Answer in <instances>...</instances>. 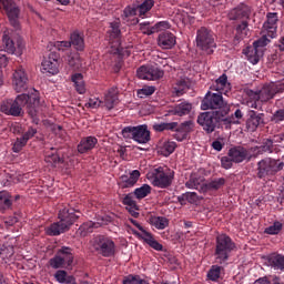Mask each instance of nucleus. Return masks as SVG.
<instances>
[{"label":"nucleus","mask_w":284,"mask_h":284,"mask_svg":"<svg viewBox=\"0 0 284 284\" xmlns=\"http://www.w3.org/2000/svg\"><path fill=\"white\" fill-rule=\"evenodd\" d=\"M194 128V122L186 121L181 124L180 129H175V139L176 141H185L187 139V133L192 132V129Z\"/></svg>","instance_id":"nucleus-30"},{"label":"nucleus","mask_w":284,"mask_h":284,"mask_svg":"<svg viewBox=\"0 0 284 284\" xmlns=\"http://www.w3.org/2000/svg\"><path fill=\"white\" fill-rule=\"evenodd\" d=\"M155 187H168L172 185V179H174V172L166 166H159L148 176Z\"/></svg>","instance_id":"nucleus-8"},{"label":"nucleus","mask_w":284,"mask_h":284,"mask_svg":"<svg viewBox=\"0 0 284 284\" xmlns=\"http://www.w3.org/2000/svg\"><path fill=\"white\" fill-rule=\"evenodd\" d=\"M103 105V101L99 100V98H91L85 103V108H91L92 110H97V108H101Z\"/></svg>","instance_id":"nucleus-55"},{"label":"nucleus","mask_w":284,"mask_h":284,"mask_svg":"<svg viewBox=\"0 0 284 284\" xmlns=\"http://www.w3.org/2000/svg\"><path fill=\"white\" fill-rule=\"evenodd\" d=\"M37 134V129L30 126L22 135L21 138L28 143L30 139H32Z\"/></svg>","instance_id":"nucleus-59"},{"label":"nucleus","mask_w":284,"mask_h":284,"mask_svg":"<svg viewBox=\"0 0 284 284\" xmlns=\"http://www.w3.org/2000/svg\"><path fill=\"white\" fill-rule=\"evenodd\" d=\"M187 90H190V82L185 78L178 80L173 84V94L175 97H183V94L186 93Z\"/></svg>","instance_id":"nucleus-33"},{"label":"nucleus","mask_w":284,"mask_h":284,"mask_svg":"<svg viewBox=\"0 0 284 284\" xmlns=\"http://www.w3.org/2000/svg\"><path fill=\"white\" fill-rule=\"evenodd\" d=\"M133 234L139 239H142V241H144L146 245L151 246L152 250H155L156 252H163V244L159 243V241L154 239V235H152V233L148 231L139 233V231L133 230Z\"/></svg>","instance_id":"nucleus-20"},{"label":"nucleus","mask_w":284,"mask_h":284,"mask_svg":"<svg viewBox=\"0 0 284 284\" xmlns=\"http://www.w3.org/2000/svg\"><path fill=\"white\" fill-rule=\"evenodd\" d=\"M207 278L214 282L219 281L221 278V266L213 265L207 273Z\"/></svg>","instance_id":"nucleus-50"},{"label":"nucleus","mask_w":284,"mask_h":284,"mask_svg":"<svg viewBox=\"0 0 284 284\" xmlns=\"http://www.w3.org/2000/svg\"><path fill=\"white\" fill-rule=\"evenodd\" d=\"M80 216L81 213H79V211H75L74 209L64 207L60 210L59 222H55L47 227L45 234H48L49 236H59L60 234H63V232H68V230H70V227L74 225V222Z\"/></svg>","instance_id":"nucleus-3"},{"label":"nucleus","mask_w":284,"mask_h":284,"mask_svg":"<svg viewBox=\"0 0 284 284\" xmlns=\"http://www.w3.org/2000/svg\"><path fill=\"white\" fill-rule=\"evenodd\" d=\"M250 34V29H247V22L243 21L237 28H236V39H245Z\"/></svg>","instance_id":"nucleus-48"},{"label":"nucleus","mask_w":284,"mask_h":284,"mask_svg":"<svg viewBox=\"0 0 284 284\" xmlns=\"http://www.w3.org/2000/svg\"><path fill=\"white\" fill-rule=\"evenodd\" d=\"M74 261V256L72 255V248L68 246H62L54 257L49 261L50 267L53 270H61V267H65V265H72Z\"/></svg>","instance_id":"nucleus-11"},{"label":"nucleus","mask_w":284,"mask_h":284,"mask_svg":"<svg viewBox=\"0 0 284 284\" xmlns=\"http://www.w3.org/2000/svg\"><path fill=\"white\" fill-rule=\"evenodd\" d=\"M274 148L273 140H266L262 146L258 148V152H272Z\"/></svg>","instance_id":"nucleus-57"},{"label":"nucleus","mask_w":284,"mask_h":284,"mask_svg":"<svg viewBox=\"0 0 284 284\" xmlns=\"http://www.w3.org/2000/svg\"><path fill=\"white\" fill-rule=\"evenodd\" d=\"M26 145H28V142L24 141V139L22 136L17 138L16 142L13 143L12 150L16 153H19L23 150V148H26Z\"/></svg>","instance_id":"nucleus-54"},{"label":"nucleus","mask_w":284,"mask_h":284,"mask_svg":"<svg viewBox=\"0 0 284 284\" xmlns=\"http://www.w3.org/2000/svg\"><path fill=\"white\" fill-rule=\"evenodd\" d=\"M223 119V115L217 112H203L197 116V123L205 132L212 134L216 130V123Z\"/></svg>","instance_id":"nucleus-13"},{"label":"nucleus","mask_w":284,"mask_h":284,"mask_svg":"<svg viewBox=\"0 0 284 284\" xmlns=\"http://www.w3.org/2000/svg\"><path fill=\"white\" fill-rule=\"evenodd\" d=\"M98 143H99V140H97L95 136L83 138L78 144V152H80V154H85V152H90V150H94Z\"/></svg>","instance_id":"nucleus-27"},{"label":"nucleus","mask_w":284,"mask_h":284,"mask_svg":"<svg viewBox=\"0 0 284 284\" xmlns=\"http://www.w3.org/2000/svg\"><path fill=\"white\" fill-rule=\"evenodd\" d=\"M10 34H12V31L9 29H6L3 31L2 36V49L4 52H8V54H17L18 57H21L23 54V49L26 48V44L23 41L18 40L17 44H14V41L12 38H10Z\"/></svg>","instance_id":"nucleus-12"},{"label":"nucleus","mask_w":284,"mask_h":284,"mask_svg":"<svg viewBox=\"0 0 284 284\" xmlns=\"http://www.w3.org/2000/svg\"><path fill=\"white\" fill-rule=\"evenodd\" d=\"M124 139H133L136 143L145 144L150 141V130L148 125L126 126L122 130Z\"/></svg>","instance_id":"nucleus-10"},{"label":"nucleus","mask_w":284,"mask_h":284,"mask_svg":"<svg viewBox=\"0 0 284 284\" xmlns=\"http://www.w3.org/2000/svg\"><path fill=\"white\" fill-rule=\"evenodd\" d=\"M283 168V161L272 158H265L257 163V176L258 179H265V176H274V174L281 172Z\"/></svg>","instance_id":"nucleus-6"},{"label":"nucleus","mask_w":284,"mask_h":284,"mask_svg":"<svg viewBox=\"0 0 284 284\" xmlns=\"http://www.w3.org/2000/svg\"><path fill=\"white\" fill-rule=\"evenodd\" d=\"M30 79L28 78V72L23 67H19L12 73L11 83L16 92H26L28 90V83Z\"/></svg>","instance_id":"nucleus-14"},{"label":"nucleus","mask_w":284,"mask_h":284,"mask_svg":"<svg viewBox=\"0 0 284 284\" xmlns=\"http://www.w3.org/2000/svg\"><path fill=\"white\" fill-rule=\"evenodd\" d=\"M41 71L43 74H59V57L51 53L48 59L42 62Z\"/></svg>","instance_id":"nucleus-18"},{"label":"nucleus","mask_w":284,"mask_h":284,"mask_svg":"<svg viewBox=\"0 0 284 284\" xmlns=\"http://www.w3.org/2000/svg\"><path fill=\"white\" fill-rule=\"evenodd\" d=\"M192 112V103L187 101H182L175 104L171 110L170 114H174V116H187Z\"/></svg>","instance_id":"nucleus-26"},{"label":"nucleus","mask_w":284,"mask_h":284,"mask_svg":"<svg viewBox=\"0 0 284 284\" xmlns=\"http://www.w3.org/2000/svg\"><path fill=\"white\" fill-rule=\"evenodd\" d=\"M263 123V114H258L255 111H250V118L246 121V128L254 132L258 125Z\"/></svg>","instance_id":"nucleus-32"},{"label":"nucleus","mask_w":284,"mask_h":284,"mask_svg":"<svg viewBox=\"0 0 284 284\" xmlns=\"http://www.w3.org/2000/svg\"><path fill=\"white\" fill-rule=\"evenodd\" d=\"M202 185L203 183H201V180L196 179L194 175H192L185 183V186L189 187V190H199V192H201Z\"/></svg>","instance_id":"nucleus-49"},{"label":"nucleus","mask_w":284,"mask_h":284,"mask_svg":"<svg viewBox=\"0 0 284 284\" xmlns=\"http://www.w3.org/2000/svg\"><path fill=\"white\" fill-rule=\"evenodd\" d=\"M244 54L250 63L256 65V63H258V61H261V59L263 58V50L256 49L254 45L247 47L246 49H244Z\"/></svg>","instance_id":"nucleus-29"},{"label":"nucleus","mask_w":284,"mask_h":284,"mask_svg":"<svg viewBox=\"0 0 284 284\" xmlns=\"http://www.w3.org/2000/svg\"><path fill=\"white\" fill-rule=\"evenodd\" d=\"M123 204L126 205V207H134L136 205V201H134V195L132 193H129L123 199Z\"/></svg>","instance_id":"nucleus-58"},{"label":"nucleus","mask_w":284,"mask_h":284,"mask_svg":"<svg viewBox=\"0 0 284 284\" xmlns=\"http://www.w3.org/2000/svg\"><path fill=\"white\" fill-rule=\"evenodd\" d=\"M176 128H179V122H161L153 124V130L155 132H165V130H171V132H174Z\"/></svg>","instance_id":"nucleus-37"},{"label":"nucleus","mask_w":284,"mask_h":284,"mask_svg":"<svg viewBox=\"0 0 284 284\" xmlns=\"http://www.w3.org/2000/svg\"><path fill=\"white\" fill-rule=\"evenodd\" d=\"M151 223L153 226L156 227V230H165V227L170 225V221L168 220V217L163 216L153 217L151 220Z\"/></svg>","instance_id":"nucleus-42"},{"label":"nucleus","mask_w":284,"mask_h":284,"mask_svg":"<svg viewBox=\"0 0 284 284\" xmlns=\"http://www.w3.org/2000/svg\"><path fill=\"white\" fill-rule=\"evenodd\" d=\"M141 176V172L139 170H134L130 173V175H122L121 176V187H132L135 185L136 181Z\"/></svg>","instance_id":"nucleus-31"},{"label":"nucleus","mask_w":284,"mask_h":284,"mask_svg":"<svg viewBox=\"0 0 284 284\" xmlns=\"http://www.w3.org/2000/svg\"><path fill=\"white\" fill-rule=\"evenodd\" d=\"M278 23V14L277 13H268L267 21L263 24V32L267 34L270 39H275L276 30Z\"/></svg>","instance_id":"nucleus-19"},{"label":"nucleus","mask_w":284,"mask_h":284,"mask_svg":"<svg viewBox=\"0 0 284 284\" xmlns=\"http://www.w3.org/2000/svg\"><path fill=\"white\" fill-rule=\"evenodd\" d=\"M111 31L109 32V43L111 45V52L113 54H116L121 52L123 47H121V29L120 26L121 23L119 21L111 22Z\"/></svg>","instance_id":"nucleus-16"},{"label":"nucleus","mask_w":284,"mask_h":284,"mask_svg":"<svg viewBox=\"0 0 284 284\" xmlns=\"http://www.w3.org/2000/svg\"><path fill=\"white\" fill-rule=\"evenodd\" d=\"M267 43H270V36L264 32L262 38L253 42V48H256L257 50H263V52H265V45H267Z\"/></svg>","instance_id":"nucleus-47"},{"label":"nucleus","mask_w":284,"mask_h":284,"mask_svg":"<svg viewBox=\"0 0 284 284\" xmlns=\"http://www.w3.org/2000/svg\"><path fill=\"white\" fill-rule=\"evenodd\" d=\"M71 81L74 83V88L79 94H85V81H83L81 73L73 74Z\"/></svg>","instance_id":"nucleus-35"},{"label":"nucleus","mask_w":284,"mask_h":284,"mask_svg":"<svg viewBox=\"0 0 284 284\" xmlns=\"http://www.w3.org/2000/svg\"><path fill=\"white\" fill-rule=\"evenodd\" d=\"M229 156L233 160V163H243L250 156V153L244 148L237 146L230 149Z\"/></svg>","instance_id":"nucleus-28"},{"label":"nucleus","mask_w":284,"mask_h":284,"mask_svg":"<svg viewBox=\"0 0 284 284\" xmlns=\"http://www.w3.org/2000/svg\"><path fill=\"white\" fill-rule=\"evenodd\" d=\"M176 150V142L174 141H166L163 143L161 148V153L163 156H170Z\"/></svg>","instance_id":"nucleus-43"},{"label":"nucleus","mask_w":284,"mask_h":284,"mask_svg":"<svg viewBox=\"0 0 284 284\" xmlns=\"http://www.w3.org/2000/svg\"><path fill=\"white\" fill-rule=\"evenodd\" d=\"M136 14H139L138 7H126L124 9V17H125V19H128L130 17H136Z\"/></svg>","instance_id":"nucleus-60"},{"label":"nucleus","mask_w":284,"mask_h":284,"mask_svg":"<svg viewBox=\"0 0 284 284\" xmlns=\"http://www.w3.org/2000/svg\"><path fill=\"white\" fill-rule=\"evenodd\" d=\"M0 256L2 261H10V258L14 256V246L10 244H3L2 247H0Z\"/></svg>","instance_id":"nucleus-38"},{"label":"nucleus","mask_w":284,"mask_h":284,"mask_svg":"<svg viewBox=\"0 0 284 284\" xmlns=\"http://www.w3.org/2000/svg\"><path fill=\"white\" fill-rule=\"evenodd\" d=\"M201 110H216L221 116H227L230 113V105L223 101V94L207 92L202 100Z\"/></svg>","instance_id":"nucleus-5"},{"label":"nucleus","mask_w":284,"mask_h":284,"mask_svg":"<svg viewBox=\"0 0 284 284\" xmlns=\"http://www.w3.org/2000/svg\"><path fill=\"white\" fill-rule=\"evenodd\" d=\"M55 281L61 284L72 283L74 276L68 275V272L59 270L54 274Z\"/></svg>","instance_id":"nucleus-40"},{"label":"nucleus","mask_w":284,"mask_h":284,"mask_svg":"<svg viewBox=\"0 0 284 284\" xmlns=\"http://www.w3.org/2000/svg\"><path fill=\"white\" fill-rule=\"evenodd\" d=\"M158 44L162 50H172L176 45V37L171 32H162L158 38Z\"/></svg>","instance_id":"nucleus-22"},{"label":"nucleus","mask_w":284,"mask_h":284,"mask_svg":"<svg viewBox=\"0 0 284 284\" xmlns=\"http://www.w3.org/2000/svg\"><path fill=\"white\" fill-rule=\"evenodd\" d=\"M281 230H283V223L281 222H274L271 226L265 229V234H278L281 232Z\"/></svg>","instance_id":"nucleus-52"},{"label":"nucleus","mask_w":284,"mask_h":284,"mask_svg":"<svg viewBox=\"0 0 284 284\" xmlns=\"http://www.w3.org/2000/svg\"><path fill=\"white\" fill-rule=\"evenodd\" d=\"M52 131L57 136H60V139H65V130L61 125H53Z\"/></svg>","instance_id":"nucleus-64"},{"label":"nucleus","mask_w":284,"mask_h":284,"mask_svg":"<svg viewBox=\"0 0 284 284\" xmlns=\"http://www.w3.org/2000/svg\"><path fill=\"white\" fill-rule=\"evenodd\" d=\"M45 163H49V165H57L59 161H61V158H59V154L54 152H47L44 156Z\"/></svg>","instance_id":"nucleus-51"},{"label":"nucleus","mask_w":284,"mask_h":284,"mask_svg":"<svg viewBox=\"0 0 284 284\" xmlns=\"http://www.w3.org/2000/svg\"><path fill=\"white\" fill-rule=\"evenodd\" d=\"M152 192V187L148 184H143L142 186L134 190V196L138 199H145L148 194Z\"/></svg>","instance_id":"nucleus-46"},{"label":"nucleus","mask_w":284,"mask_h":284,"mask_svg":"<svg viewBox=\"0 0 284 284\" xmlns=\"http://www.w3.org/2000/svg\"><path fill=\"white\" fill-rule=\"evenodd\" d=\"M223 185H225V179H215L211 182L202 183L201 192H209V190H220V187H223Z\"/></svg>","instance_id":"nucleus-34"},{"label":"nucleus","mask_w":284,"mask_h":284,"mask_svg":"<svg viewBox=\"0 0 284 284\" xmlns=\"http://www.w3.org/2000/svg\"><path fill=\"white\" fill-rule=\"evenodd\" d=\"M118 102H119V90H116V88H111L104 94V101L102 102V105H104L106 110H112Z\"/></svg>","instance_id":"nucleus-25"},{"label":"nucleus","mask_w":284,"mask_h":284,"mask_svg":"<svg viewBox=\"0 0 284 284\" xmlns=\"http://www.w3.org/2000/svg\"><path fill=\"white\" fill-rule=\"evenodd\" d=\"M284 83L283 82H271L265 84L261 90L246 91L247 95V105L248 108H253L254 110H260L261 103H267V101H272L278 92H283Z\"/></svg>","instance_id":"nucleus-2"},{"label":"nucleus","mask_w":284,"mask_h":284,"mask_svg":"<svg viewBox=\"0 0 284 284\" xmlns=\"http://www.w3.org/2000/svg\"><path fill=\"white\" fill-rule=\"evenodd\" d=\"M231 14H235L232 19H241L243 17H248L250 14V7L245 4H241L240 7L235 8Z\"/></svg>","instance_id":"nucleus-41"},{"label":"nucleus","mask_w":284,"mask_h":284,"mask_svg":"<svg viewBox=\"0 0 284 284\" xmlns=\"http://www.w3.org/2000/svg\"><path fill=\"white\" fill-rule=\"evenodd\" d=\"M140 30L143 34H154V27H150V22L140 23Z\"/></svg>","instance_id":"nucleus-56"},{"label":"nucleus","mask_w":284,"mask_h":284,"mask_svg":"<svg viewBox=\"0 0 284 284\" xmlns=\"http://www.w3.org/2000/svg\"><path fill=\"white\" fill-rule=\"evenodd\" d=\"M272 121H274V123H281V121H284V109L276 111L272 116Z\"/></svg>","instance_id":"nucleus-63"},{"label":"nucleus","mask_w":284,"mask_h":284,"mask_svg":"<svg viewBox=\"0 0 284 284\" xmlns=\"http://www.w3.org/2000/svg\"><path fill=\"white\" fill-rule=\"evenodd\" d=\"M71 81L74 83V88L79 94H85V81H83L81 73L73 74Z\"/></svg>","instance_id":"nucleus-36"},{"label":"nucleus","mask_w":284,"mask_h":284,"mask_svg":"<svg viewBox=\"0 0 284 284\" xmlns=\"http://www.w3.org/2000/svg\"><path fill=\"white\" fill-rule=\"evenodd\" d=\"M91 246L94 252H98V254H101V256L106 258L114 256L116 252V244H114V241L103 235H99L91 240Z\"/></svg>","instance_id":"nucleus-7"},{"label":"nucleus","mask_w":284,"mask_h":284,"mask_svg":"<svg viewBox=\"0 0 284 284\" xmlns=\"http://www.w3.org/2000/svg\"><path fill=\"white\" fill-rule=\"evenodd\" d=\"M196 45L205 52V54H212L216 49V42L214 41V33L206 28L197 30Z\"/></svg>","instance_id":"nucleus-9"},{"label":"nucleus","mask_w":284,"mask_h":284,"mask_svg":"<svg viewBox=\"0 0 284 284\" xmlns=\"http://www.w3.org/2000/svg\"><path fill=\"white\" fill-rule=\"evenodd\" d=\"M70 41L72 48L78 52H83V50H85V37L79 30H75L70 34Z\"/></svg>","instance_id":"nucleus-23"},{"label":"nucleus","mask_w":284,"mask_h":284,"mask_svg":"<svg viewBox=\"0 0 284 284\" xmlns=\"http://www.w3.org/2000/svg\"><path fill=\"white\" fill-rule=\"evenodd\" d=\"M221 163H222V168H224V170H230L232 168V163H234V160L232 158H230V155H227V156H223L221 159Z\"/></svg>","instance_id":"nucleus-62"},{"label":"nucleus","mask_w":284,"mask_h":284,"mask_svg":"<svg viewBox=\"0 0 284 284\" xmlns=\"http://www.w3.org/2000/svg\"><path fill=\"white\" fill-rule=\"evenodd\" d=\"M163 74L162 70L151 65H142L136 71L138 78L144 81H156L162 79Z\"/></svg>","instance_id":"nucleus-17"},{"label":"nucleus","mask_w":284,"mask_h":284,"mask_svg":"<svg viewBox=\"0 0 284 284\" xmlns=\"http://www.w3.org/2000/svg\"><path fill=\"white\" fill-rule=\"evenodd\" d=\"M154 92H156V88L154 85H145L136 91V95L139 97V99H145L148 97H152Z\"/></svg>","instance_id":"nucleus-45"},{"label":"nucleus","mask_w":284,"mask_h":284,"mask_svg":"<svg viewBox=\"0 0 284 284\" xmlns=\"http://www.w3.org/2000/svg\"><path fill=\"white\" fill-rule=\"evenodd\" d=\"M170 28V22L168 21H161L153 26L154 32H159L161 30H168Z\"/></svg>","instance_id":"nucleus-61"},{"label":"nucleus","mask_w":284,"mask_h":284,"mask_svg":"<svg viewBox=\"0 0 284 284\" xmlns=\"http://www.w3.org/2000/svg\"><path fill=\"white\" fill-rule=\"evenodd\" d=\"M154 8V0H144L140 6H138V14L139 17H145V13Z\"/></svg>","instance_id":"nucleus-39"},{"label":"nucleus","mask_w":284,"mask_h":284,"mask_svg":"<svg viewBox=\"0 0 284 284\" xmlns=\"http://www.w3.org/2000/svg\"><path fill=\"white\" fill-rule=\"evenodd\" d=\"M266 265L268 267H272V270H277L280 272L284 271V255L273 253L267 256L266 258Z\"/></svg>","instance_id":"nucleus-24"},{"label":"nucleus","mask_w":284,"mask_h":284,"mask_svg":"<svg viewBox=\"0 0 284 284\" xmlns=\"http://www.w3.org/2000/svg\"><path fill=\"white\" fill-rule=\"evenodd\" d=\"M211 90H215V92H219L220 94H227V92L232 90V84L227 81V74L223 73L220 75L212 84Z\"/></svg>","instance_id":"nucleus-21"},{"label":"nucleus","mask_w":284,"mask_h":284,"mask_svg":"<svg viewBox=\"0 0 284 284\" xmlns=\"http://www.w3.org/2000/svg\"><path fill=\"white\" fill-rule=\"evenodd\" d=\"M0 8L6 10L11 26L16 30H19V28H21V24L19 23V7H16L14 3H12V0H0Z\"/></svg>","instance_id":"nucleus-15"},{"label":"nucleus","mask_w":284,"mask_h":284,"mask_svg":"<svg viewBox=\"0 0 284 284\" xmlns=\"http://www.w3.org/2000/svg\"><path fill=\"white\" fill-rule=\"evenodd\" d=\"M236 244L226 234H220L216 236L215 245V261L220 265H225L230 260V254L234 251Z\"/></svg>","instance_id":"nucleus-4"},{"label":"nucleus","mask_w":284,"mask_h":284,"mask_svg":"<svg viewBox=\"0 0 284 284\" xmlns=\"http://www.w3.org/2000/svg\"><path fill=\"white\" fill-rule=\"evenodd\" d=\"M12 205V201L10 200V193L7 191L0 192V210H8Z\"/></svg>","instance_id":"nucleus-44"},{"label":"nucleus","mask_w":284,"mask_h":284,"mask_svg":"<svg viewBox=\"0 0 284 284\" xmlns=\"http://www.w3.org/2000/svg\"><path fill=\"white\" fill-rule=\"evenodd\" d=\"M28 108L29 114L32 118V123L39 125L37 116V105H39V91L32 90L29 94L22 93L17 95L16 100H7L1 104V112L8 116H21L23 106Z\"/></svg>","instance_id":"nucleus-1"},{"label":"nucleus","mask_w":284,"mask_h":284,"mask_svg":"<svg viewBox=\"0 0 284 284\" xmlns=\"http://www.w3.org/2000/svg\"><path fill=\"white\" fill-rule=\"evenodd\" d=\"M123 284H148V282L145 280L141 278V276L129 275L123 281Z\"/></svg>","instance_id":"nucleus-53"}]
</instances>
